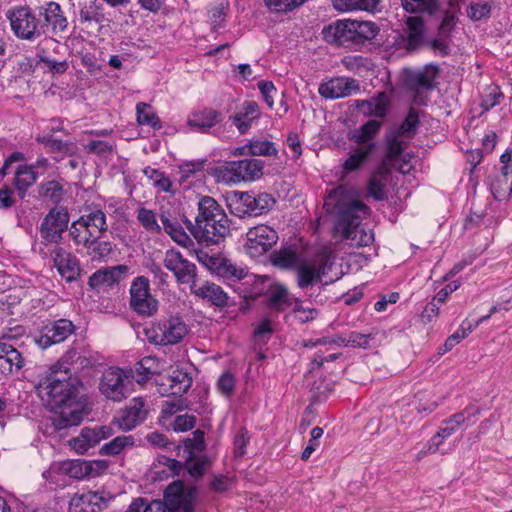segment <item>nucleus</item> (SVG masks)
<instances>
[{
    "instance_id": "obj_14",
    "label": "nucleus",
    "mask_w": 512,
    "mask_h": 512,
    "mask_svg": "<svg viewBox=\"0 0 512 512\" xmlns=\"http://www.w3.org/2000/svg\"><path fill=\"white\" fill-rule=\"evenodd\" d=\"M277 240V232L272 227L261 224L248 230L244 247L248 255L257 258L268 252Z\"/></svg>"
},
{
    "instance_id": "obj_33",
    "label": "nucleus",
    "mask_w": 512,
    "mask_h": 512,
    "mask_svg": "<svg viewBox=\"0 0 512 512\" xmlns=\"http://www.w3.org/2000/svg\"><path fill=\"white\" fill-rule=\"evenodd\" d=\"M406 26L408 31L405 46L410 51L417 50L423 43L424 22L420 17L410 16L406 20Z\"/></svg>"
},
{
    "instance_id": "obj_43",
    "label": "nucleus",
    "mask_w": 512,
    "mask_h": 512,
    "mask_svg": "<svg viewBox=\"0 0 512 512\" xmlns=\"http://www.w3.org/2000/svg\"><path fill=\"white\" fill-rule=\"evenodd\" d=\"M81 23H99L103 19L102 9L97 0L85 2L81 5L79 11Z\"/></svg>"
},
{
    "instance_id": "obj_31",
    "label": "nucleus",
    "mask_w": 512,
    "mask_h": 512,
    "mask_svg": "<svg viewBox=\"0 0 512 512\" xmlns=\"http://www.w3.org/2000/svg\"><path fill=\"white\" fill-rule=\"evenodd\" d=\"M220 120V113L212 108L192 112L187 119V125L192 129L207 132Z\"/></svg>"
},
{
    "instance_id": "obj_7",
    "label": "nucleus",
    "mask_w": 512,
    "mask_h": 512,
    "mask_svg": "<svg viewBox=\"0 0 512 512\" xmlns=\"http://www.w3.org/2000/svg\"><path fill=\"white\" fill-rule=\"evenodd\" d=\"M107 229L105 213L96 209L74 221L70 228V235L75 244L80 245L89 243L88 241L92 239H101Z\"/></svg>"
},
{
    "instance_id": "obj_21",
    "label": "nucleus",
    "mask_w": 512,
    "mask_h": 512,
    "mask_svg": "<svg viewBox=\"0 0 512 512\" xmlns=\"http://www.w3.org/2000/svg\"><path fill=\"white\" fill-rule=\"evenodd\" d=\"M111 435V428L101 426L96 428H83L77 437L69 441L70 447L78 454H84L96 446L101 440Z\"/></svg>"
},
{
    "instance_id": "obj_60",
    "label": "nucleus",
    "mask_w": 512,
    "mask_h": 512,
    "mask_svg": "<svg viewBox=\"0 0 512 512\" xmlns=\"http://www.w3.org/2000/svg\"><path fill=\"white\" fill-rule=\"evenodd\" d=\"M185 450L188 451V455L201 453L205 450L204 433L201 430L193 432L192 438H187L184 441Z\"/></svg>"
},
{
    "instance_id": "obj_6",
    "label": "nucleus",
    "mask_w": 512,
    "mask_h": 512,
    "mask_svg": "<svg viewBox=\"0 0 512 512\" xmlns=\"http://www.w3.org/2000/svg\"><path fill=\"white\" fill-rule=\"evenodd\" d=\"M150 343L160 346L176 345L188 334V327L179 316H169L152 323L145 330Z\"/></svg>"
},
{
    "instance_id": "obj_25",
    "label": "nucleus",
    "mask_w": 512,
    "mask_h": 512,
    "mask_svg": "<svg viewBox=\"0 0 512 512\" xmlns=\"http://www.w3.org/2000/svg\"><path fill=\"white\" fill-rule=\"evenodd\" d=\"M112 499L113 496L109 492L88 491L73 498V501L86 512H100L108 507Z\"/></svg>"
},
{
    "instance_id": "obj_12",
    "label": "nucleus",
    "mask_w": 512,
    "mask_h": 512,
    "mask_svg": "<svg viewBox=\"0 0 512 512\" xmlns=\"http://www.w3.org/2000/svg\"><path fill=\"white\" fill-rule=\"evenodd\" d=\"M42 37L51 33L62 37L68 31L69 21L61 5L50 1L38 7Z\"/></svg>"
},
{
    "instance_id": "obj_5",
    "label": "nucleus",
    "mask_w": 512,
    "mask_h": 512,
    "mask_svg": "<svg viewBox=\"0 0 512 512\" xmlns=\"http://www.w3.org/2000/svg\"><path fill=\"white\" fill-rule=\"evenodd\" d=\"M7 19L14 35L20 40L34 42L42 37L38 8L17 6L7 12Z\"/></svg>"
},
{
    "instance_id": "obj_10",
    "label": "nucleus",
    "mask_w": 512,
    "mask_h": 512,
    "mask_svg": "<svg viewBox=\"0 0 512 512\" xmlns=\"http://www.w3.org/2000/svg\"><path fill=\"white\" fill-rule=\"evenodd\" d=\"M331 266L330 256L327 252L319 254L318 258L314 260L302 259L295 270L298 287L304 290L321 283Z\"/></svg>"
},
{
    "instance_id": "obj_23",
    "label": "nucleus",
    "mask_w": 512,
    "mask_h": 512,
    "mask_svg": "<svg viewBox=\"0 0 512 512\" xmlns=\"http://www.w3.org/2000/svg\"><path fill=\"white\" fill-rule=\"evenodd\" d=\"M147 416L145 409V401L141 397H135L130 401V404L125 407L119 417L117 423L124 431H130L140 423H142Z\"/></svg>"
},
{
    "instance_id": "obj_63",
    "label": "nucleus",
    "mask_w": 512,
    "mask_h": 512,
    "mask_svg": "<svg viewBox=\"0 0 512 512\" xmlns=\"http://www.w3.org/2000/svg\"><path fill=\"white\" fill-rule=\"evenodd\" d=\"M196 418L193 415L183 414L175 418L172 427L174 431L185 432L194 428Z\"/></svg>"
},
{
    "instance_id": "obj_58",
    "label": "nucleus",
    "mask_w": 512,
    "mask_h": 512,
    "mask_svg": "<svg viewBox=\"0 0 512 512\" xmlns=\"http://www.w3.org/2000/svg\"><path fill=\"white\" fill-rule=\"evenodd\" d=\"M480 413V409L475 406H468L461 412L455 413L448 418V423L452 424L457 429L464 423L469 422L471 418L476 417Z\"/></svg>"
},
{
    "instance_id": "obj_47",
    "label": "nucleus",
    "mask_w": 512,
    "mask_h": 512,
    "mask_svg": "<svg viewBox=\"0 0 512 512\" xmlns=\"http://www.w3.org/2000/svg\"><path fill=\"white\" fill-rule=\"evenodd\" d=\"M137 220L142 227L151 234H158L162 229L157 222L156 214L150 209L139 208L137 210Z\"/></svg>"
},
{
    "instance_id": "obj_51",
    "label": "nucleus",
    "mask_w": 512,
    "mask_h": 512,
    "mask_svg": "<svg viewBox=\"0 0 512 512\" xmlns=\"http://www.w3.org/2000/svg\"><path fill=\"white\" fill-rule=\"evenodd\" d=\"M459 10L460 7L457 4L455 7L450 6V9L445 11L439 26V35L441 37H448L450 35L456 25V14Z\"/></svg>"
},
{
    "instance_id": "obj_2",
    "label": "nucleus",
    "mask_w": 512,
    "mask_h": 512,
    "mask_svg": "<svg viewBox=\"0 0 512 512\" xmlns=\"http://www.w3.org/2000/svg\"><path fill=\"white\" fill-rule=\"evenodd\" d=\"M323 207L336 218L335 232L349 241L350 246L365 247L373 242L372 231L360 227L362 219L369 213V207L359 200L354 189L339 185L327 195Z\"/></svg>"
},
{
    "instance_id": "obj_19",
    "label": "nucleus",
    "mask_w": 512,
    "mask_h": 512,
    "mask_svg": "<svg viewBox=\"0 0 512 512\" xmlns=\"http://www.w3.org/2000/svg\"><path fill=\"white\" fill-rule=\"evenodd\" d=\"M359 89L357 80L348 77H336L321 83L318 92L326 99H338L350 96Z\"/></svg>"
},
{
    "instance_id": "obj_27",
    "label": "nucleus",
    "mask_w": 512,
    "mask_h": 512,
    "mask_svg": "<svg viewBox=\"0 0 512 512\" xmlns=\"http://www.w3.org/2000/svg\"><path fill=\"white\" fill-rule=\"evenodd\" d=\"M503 163L500 174L491 184L492 194L498 201L507 200L512 194V163Z\"/></svg>"
},
{
    "instance_id": "obj_55",
    "label": "nucleus",
    "mask_w": 512,
    "mask_h": 512,
    "mask_svg": "<svg viewBox=\"0 0 512 512\" xmlns=\"http://www.w3.org/2000/svg\"><path fill=\"white\" fill-rule=\"evenodd\" d=\"M473 330V326L469 322H463L461 327L449 336L444 343V353L450 351L462 339L466 338Z\"/></svg>"
},
{
    "instance_id": "obj_37",
    "label": "nucleus",
    "mask_w": 512,
    "mask_h": 512,
    "mask_svg": "<svg viewBox=\"0 0 512 512\" xmlns=\"http://www.w3.org/2000/svg\"><path fill=\"white\" fill-rule=\"evenodd\" d=\"M37 179V174L32 166L20 165L16 171L14 183L23 198L27 189L32 186Z\"/></svg>"
},
{
    "instance_id": "obj_41",
    "label": "nucleus",
    "mask_w": 512,
    "mask_h": 512,
    "mask_svg": "<svg viewBox=\"0 0 512 512\" xmlns=\"http://www.w3.org/2000/svg\"><path fill=\"white\" fill-rule=\"evenodd\" d=\"M302 258L292 249H282L272 255V263L283 269H294L298 267Z\"/></svg>"
},
{
    "instance_id": "obj_4",
    "label": "nucleus",
    "mask_w": 512,
    "mask_h": 512,
    "mask_svg": "<svg viewBox=\"0 0 512 512\" xmlns=\"http://www.w3.org/2000/svg\"><path fill=\"white\" fill-rule=\"evenodd\" d=\"M419 124L418 111L414 108H410L401 125L389 130L386 135L388 160L396 158H399V160H408L414 157L410 144L417 133Z\"/></svg>"
},
{
    "instance_id": "obj_57",
    "label": "nucleus",
    "mask_w": 512,
    "mask_h": 512,
    "mask_svg": "<svg viewBox=\"0 0 512 512\" xmlns=\"http://www.w3.org/2000/svg\"><path fill=\"white\" fill-rule=\"evenodd\" d=\"M113 144L104 140H92L86 145L88 152L95 154L99 157H112Z\"/></svg>"
},
{
    "instance_id": "obj_38",
    "label": "nucleus",
    "mask_w": 512,
    "mask_h": 512,
    "mask_svg": "<svg viewBox=\"0 0 512 512\" xmlns=\"http://www.w3.org/2000/svg\"><path fill=\"white\" fill-rule=\"evenodd\" d=\"M356 45H362L376 38L380 32L379 26L373 21L354 20Z\"/></svg>"
},
{
    "instance_id": "obj_28",
    "label": "nucleus",
    "mask_w": 512,
    "mask_h": 512,
    "mask_svg": "<svg viewBox=\"0 0 512 512\" xmlns=\"http://www.w3.org/2000/svg\"><path fill=\"white\" fill-rule=\"evenodd\" d=\"M125 271L126 267L122 265L97 270L89 277L88 284L92 289L110 287L120 280Z\"/></svg>"
},
{
    "instance_id": "obj_49",
    "label": "nucleus",
    "mask_w": 512,
    "mask_h": 512,
    "mask_svg": "<svg viewBox=\"0 0 512 512\" xmlns=\"http://www.w3.org/2000/svg\"><path fill=\"white\" fill-rule=\"evenodd\" d=\"M251 156L271 157L277 155L275 144L268 140H255L249 143Z\"/></svg>"
},
{
    "instance_id": "obj_3",
    "label": "nucleus",
    "mask_w": 512,
    "mask_h": 512,
    "mask_svg": "<svg viewBox=\"0 0 512 512\" xmlns=\"http://www.w3.org/2000/svg\"><path fill=\"white\" fill-rule=\"evenodd\" d=\"M189 229L199 242L213 245L229 234L230 220L214 198L204 196L198 202V214Z\"/></svg>"
},
{
    "instance_id": "obj_30",
    "label": "nucleus",
    "mask_w": 512,
    "mask_h": 512,
    "mask_svg": "<svg viewBox=\"0 0 512 512\" xmlns=\"http://www.w3.org/2000/svg\"><path fill=\"white\" fill-rule=\"evenodd\" d=\"M24 366V359L21 353L11 344L8 339L0 338V368L12 372Z\"/></svg>"
},
{
    "instance_id": "obj_56",
    "label": "nucleus",
    "mask_w": 512,
    "mask_h": 512,
    "mask_svg": "<svg viewBox=\"0 0 512 512\" xmlns=\"http://www.w3.org/2000/svg\"><path fill=\"white\" fill-rule=\"evenodd\" d=\"M466 13L472 21H480L490 17L491 5L488 2H473L467 7Z\"/></svg>"
},
{
    "instance_id": "obj_9",
    "label": "nucleus",
    "mask_w": 512,
    "mask_h": 512,
    "mask_svg": "<svg viewBox=\"0 0 512 512\" xmlns=\"http://www.w3.org/2000/svg\"><path fill=\"white\" fill-rule=\"evenodd\" d=\"M262 175V162H225L224 166L216 168L214 171L217 181L224 183L255 181Z\"/></svg>"
},
{
    "instance_id": "obj_45",
    "label": "nucleus",
    "mask_w": 512,
    "mask_h": 512,
    "mask_svg": "<svg viewBox=\"0 0 512 512\" xmlns=\"http://www.w3.org/2000/svg\"><path fill=\"white\" fill-rule=\"evenodd\" d=\"M160 219L163 225L162 228L175 242L186 245L190 241L189 236L177 221H173L165 215H161Z\"/></svg>"
},
{
    "instance_id": "obj_64",
    "label": "nucleus",
    "mask_w": 512,
    "mask_h": 512,
    "mask_svg": "<svg viewBox=\"0 0 512 512\" xmlns=\"http://www.w3.org/2000/svg\"><path fill=\"white\" fill-rule=\"evenodd\" d=\"M38 56H39L40 61L45 63L47 65L49 71L53 74H63L69 68V63L66 60L56 61V60L50 59L48 57H45L41 54H38Z\"/></svg>"
},
{
    "instance_id": "obj_11",
    "label": "nucleus",
    "mask_w": 512,
    "mask_h": 512,
    "mask_svg": "<svg viewBox=\"0 0 512 512\" xmlns=\"http://www.w3.org/2000/svg\"><path fill=\"white\" fill-rule=\"evenodd\" d=\"M158 307V300L150 293L148 279L136 277L130 287V308L139 316L151 317L157 313Z\"/></svg>"
},
{
    "instance_id": "obj_20",
    "label": "nucleus",
    "mask_w": 512,
    "mask_h": 512,
    "mask_svg": "<svg viewBox=\"0 0 512 512\" xmlns=\"http://www.w3.org/2000/svg\"><path fill=\"white\" fill-rule=\"evenodd\" d=\"M437 75V66L426 65L423 69L408 71L405 75V84L415 92L417 97L422 91L432 90L435 87Z\"/></svg>"
},
{
    "instance_id": "obj_50",
    "label": "nucleus",
    "mask_w": 512,
    "mask_h": 512,
    "mask_svg": "<svg viewBox=\"0 0 512 512\" xmlns=\"http://www.w3.org/2000/svg\"><path fill=\"white\" fill-rule=\"evenodd\" d=\"M62 469L65 473L75 479L87 478V464L86 460H72L65 462L62 465Z\"/></svg>"
},
{
    "instance_id": "obj_17",
    "label": "nucleus",
    "mask_w": 512,
    "mask_h": 512,
    "mask_svg": "<svg viewBox=\"0 0 512 512\" xmlns=\"http://www.w3.org/2000/svg\"><path fill=\"white\" fill-rule=\"evenodd\" d=\"M68 223L69 214L66 208H52L41 223V237L48 242H57L67 229Z\"/></svg>"
},
{
    "instance_id": "obj_53",
    "label": "nucleus",
    "mask_w": 512,
    "mask_h": 512,
    "mask_svg": "<svg viewBox=\"0 0 512 512\" xmlns=\"http://www.w3.org/2000/svg\"><path fill=\"white\" fill-rule=\"evenodd\" d=\"M40 194L53 203H59L63 198L64 190L57 181H49L41 185Z\"/></svg>"
},
{
    "instance_id": "obj_54",
    "label": "nucleus",
    "mask_w": 512,
    "mask_h": 512,
    "mask_svg": "<svg viewBox=\"0 0 512 512\" xmlns=\"http://www.w3.org/2000/svg\"><path fill=\"white\" fill-rule=\"evenodd\" d=\"M143 173L150 179L156 187L164 192H168L171 188V181L162 172L157 169L146 167L143 169Z\"/></svg>"
},
{
    "instance_id": "obj_40",
    "label": "nucleus",
    "mask_w": 512,
    "mask_h": 512,
    "mask_svg": "<svg viewBox=\"0 0 512 512\" xmlns=\"http://www.w3.org/2000/svg\"><path fill=\"white\" fill-rule=\"evenodd\" d=\"M372 339L371 334H362L356 331L349 332L348 334L340 335L332 339V342L337 345H344L346 347H359L366 349Z\"/></svg>"
},
{
    "instance_id": "obj_32",
    "label": "nucleus",
    "mask_w": 512,
    "mask_h": 512,
    "mask_svg": "<svg viewBox=\"0 0 512 512\" xmlns=\"http://www.w3.org/2000/svg\"><path fill=\"white\" fill-rule=\"evenodd\" d=\"M254 194L235 191L229 198L231 212L238 217L253 216Z\"/></svg>"
},
{
    "instance_id": "obj_36",
    "label": "nucleus",
    "mask_w": 512,
    "mask_h": 512,
    "mask_svg": "<svg viewBox=\"0 0 512 512\" xmlns=\"http://www.w3.org/2000/svg\"><path fill=\"white\" fill-rule=\"evenodd\" d=\"M136 116L137 122L140 125L149 126L154 130H159L162 128V122L160 118L152 106L147 103L138 102L136 104Z\"/></svg>"
},
{
    "instance_id": "obj_35",
    "label": "nucleus",
    "mask_w": 512,
    "mask_h": 512,
    "mask_svg": "<svg viewBox=\"0 0 512 512\" xmlns=\"http://www.w3.org/2000/svg\"><path fill=\"white\" fill-rule=\"evenodd\" d=\"M294 300L286 287L278 285L270 291L267 305L276 312H283L293 305Z\"/></svg>"
},
{
    "instance_id": "obj_59",
    "label": "nucleus",
    "mask_w": 512,
    "mask_h": 512,
    "mask_svg": "<svg viewBox=\"0 0 512 512\" xmlns=\"http://www.w3.org/2000/svg\"><path fill=\"white\" fill-rule=\"evenodd\" d=\"M266 6L273 12L285 13L292 11L305 0H264Z\"/></svg>"
},
{
    "instance_id": "obj_44",
    "label": "nucleus",
    "mask_w": 512,
    "mask_h": 512,
    "mask_svg": "<svg viewBox=\"0 0 512 512\" xmlns=\"http://www.w3.org/2000/svg\"><path fill=\"white\" fill-rule=\"evenodd\" d=\"M90 243H81L87 249V254L92 260H101L109 256L112 251V243L109 241H100V239H92Z\"/></svg>"
},
{
    "instance_id": "obj_13",
    "label": "nucleus",
    "mask_w": 512,
    "mask_h": 512,
    "mask_svg": "<svg viewBox=\"0 0 512 512\" xmlns=\"http://www.w3.org/2000/svg\"><path fill=\"white\" fill-rule=\"evenodd\" d=\"M197 488L194 486L185 487L180 480L174 481L164 491L163 503L168 511L192 512L196 502Z\"/></svg>"
},
{
    "instance_id": "obj_62",
    "label": "nucleus",
    "mask_w": 512,
    "mask_h": 512,
    "mask_svg": "<svg viewBox=\"0 0 512 512\" xmlns=\"http://www.w3.org/2000/svg\"><path fill=\"white\" fill-rule=\"evenodd\" d=\"M217 387L220 393L226 397H230L233 394L235 388V378L230 372L223 373L217 382Z\"/></svg>"
},
{
    "instance_id": "obj_34",
    "label": "nucleus",
    "mask_w": 512,
    "mask_h": 512,
    "mask_svg": "<svg viewBox=\"0 0 512 512\" xmlns=\"http://www.w3.org/2000/svg\"><path fill=\"white\" fill-rule=\"evenodd\" d=\"M380 0H332V5L339 12L366 11L375 12L378 10Z\"/></svg>"
},
{
    "instance_id": "obj_15",
    "label": "nucleus",
    "mask_w": 512,
    "mask_h": 512,
    "mask_svg": "<svg viewBox=\"0 0 512 512\" xmlns=\"http://www.w3.org/2000/svg\"><path fill=\"white\" fill-rule=\"evenodd\" d=\"M164 266L171 271L176 280L181 284H190V286L196 281L197 267L194 263L183 258L182 254L174 249L166 251L164 260Z\"/></svg>"
},
{
    "instance_id": "obj_26",
    "label": "nucleus",
    "mask_w": 512,
    "mask_h": 512,
    "mask_svg": "<svg viewBox=\"0 0 512 512\" xmlns=\"http://www.w3.org/2000/svg\"><path fill=\"white\" fill-rule=\"evenodd\" d=\"M390 100L385 92H379L376 96L367 100H356L355 107L365 116L384 118L388 113Z\"/></svg>"
},
{
    "instance_id": "obj_8",
    "label": "nucleus",
    "mask_w": 512,
    "mask_h": 512,
    "mask_svg": "<svg viewBox=\"0 0 512 512\" xmlns=\"http://www.w3.org/2000/svg\"><path fill=\"white\" fill-rule=\"evenodd\" d=\"M127 372L119 367H109L102 373L98 389L103 397L113 402H121L129 396L130 384Z\"/></svg>"
},
{
    "instance_id": "obj_18",
    "label": "nucleus",
    "mask_w": 512,
    "mask_h": 512,
    "mask_svg": "<svg viewBox=\"0 0 512 512\" xmlns=\"http://www.w3.org/2000/svg\"><path fill=\"white\" fill-rule=\"evenodd\" d=\"M324 40L335 46L350 47L356 45L354 20L342 19L323 28Z\"/></svg>"
},
{
    "instance_id": "obj_22",
    "label": "nucleus",
    "mask_w": 512,
    "mask_h": 512,
    "mask_svg": "<svg viewBox=\"0 0 512 512\" xmlns=\"http://www.w3.org/2000/svg\"><path fill=\"white\" fill-rule=\"evenodd\" d=\"M54 265L57 271L67 282L77 280L80 276L81 268L79 260L71 252L62 247H57L52 252Z\"/></svg>"
},
{
    "instance_id": "obj_42",
    "label": "nucleus",
    "mask_w": 512,
    "mask_h": 512,
    "mask_svg": "<svg viewBox=\"0 0 512 512\" xmlns=\"http://www.w3.org/2000/svg\"><path fill=\"white\" fill-rule=\"evenodd\" d=\"M171 394L182 395L186 393L192 385L191 376L182 370H174L169 377Z\"/></svg>"
},
{
    "instance_id": "obj_16",
    "label": "nucleus",
    "mask_w": 512,
    "mask_h": 512,
    "mask_svg": "<svg viewBox=\"0 0 512 512\" xmlns=\"http://www.w3.org/2000/svg\"><path fill=\"white\" fill-rule=\"evenodd\" d=\"M75 325L69 319H59L46 324L36 339V343L42 349H46L53 344H59L65 341L75 332Z\"/></svg>"
},
{
    "instance_id": "obj_1",
    "label": "nucleus",
    "mask_w": 512,
    "mask_h": 512,
    "mask_svg": "<svg viewBox=\"0 0 512 512\" xmlns=\"http://www.w3.org/2000/svg\"><path fill=\"white\" fill-rule=\"evenodd\" d=\"M38 377V395L57 414L53 418L55 429L79 425L83 419L86 399L80 395L82 383L72 376L68 360L61 358Z\"/></svg>"
},
{
    "instance_id": "obj_24",
    "label": "nucleus",
    "mask_w": 512,
    "mask_h": 512,
    "mask_svg": "<svg viewBox=\"0 0 512 512\" xmlns=\"http://www.w3.org/2000/svg\"><path fill=\"white\" fill-rule=\"evenodd\" d=\"M190 289L195 296L216 307L223 308L229 304L228 295L220 286L214 283L205 282L204 284L197 286L194 282Z\"/></svg>"
},
{
    "instance_id": "obj_29",
    "label": "nucleus",
    "mask_w": 512,
    "mask_h": 512,
    "mask_svg": "<svg viewBox=\"0 0 512 512\" xmlns=\"http://www.w3.org/2000/svg\"><path fill=\"white\" fill-rule=\"evenodd\" d=\"M389 176L390 169L387 162H381L377 171L371 175L367 185L368 194L375 200L381 201L387 197L385 187Z\"/></svg>"
},
{
    "instance_id": "obj_46",
    "label": "nucleus",
    "mask_w": 512,
    "mask_h": 512,
    "mask_svg": "<svg viewBox=\"0 0 512 512\" xmlns=\"http://www.w3.org/2000/svg\"><path fill=\"white\" fill-rule=\"evenodd\" d=\"M133 445L134 438L132 436H117L110 442L104 444L100 449V453L102 455L115 456L123 451L126 447H132Z\"/></svg>"
},
{
    "instance_id": "obj_52",
    "label": "nucleus",
    "mask_w": 512,
    "mask_h": 512,
    "mask_svg": "<svg viewBox=\"0 0 512 512\" xmlns=\"http://www.w3.org/2000/svg\"><path fill=\"white\" fill-rule=\"evenodd\" d=\"M275 203L276 201L271 194L260 193L257 196L254 195L253 216H258L268 212L273 208Z\"/></svg>"
},
{
    "instance_id": "obj_48",
    "label": "nucleus",
    "mask_w": 512,
    "mask_h": 512,
    "mask_svg": "<svg viewBox=\"0 0 512 512\" xmlns=\"http://www.w3.org/2000/svg\"><path fill=\"white\" fill-rule=\"evenodd\" d=\"M380 127V121L369 120L354 132L353 139L358 143L368 142L378 133Z\"/></svg>"
},
{
    "instance_id": "obj_61",
    "label": "nucleus",
    "mask_w": 512,
    "mask_h": 512,
    "mask_svg": "<svg viewBox=\"0 0 512 512\" xmlns=\"http://www.w3.org/2000/svg\"><path fill=\"white\" fill-rule=\"evenodd\" d=\"M456 431L457 428L454 427L452 424L448 423V419L444 420L442 422V426L439 428V431L432 439L434 448L430 446L429 451L435 453L437 451L438 446L441 444L442 440L448 438Z\"/></svg>"
},
{
    "instance_id": "obj_39",
    "label": "nucleus",
    "mask_w": 512,
    "mask_h": 512,
    "mask_svg": "<svg viewBox=\"0 0 512 512\" xmlns=\"http://www.w3.org/2000/svg\"><path fill=\"white\" fill-rule=\"evenodd\" d=\"M210 464V460L206 455L191 453L185 461V468L191 477L199 479L205 474Z\"/></svg>"
}]
</instances>
